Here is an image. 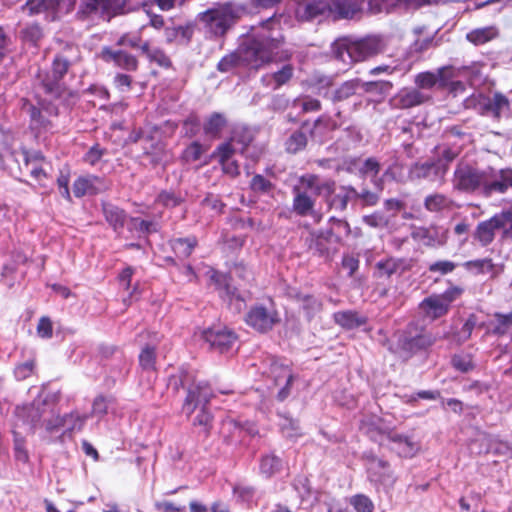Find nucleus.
Returning <instances> with one entry per match:
<instances>
[{"mask_svg":"<svg viewBox=\"0 0 512 512\" xmlns=\"http://www.w3.org/2000/svg\"><path fill=\"white\" fill-rule=\"evenodd\" d=\"M168 387L175 392H178L180 388L187 391L182 406V411L186 416L190 417L199 405H203L193 420V424L207 429L212 420L211 414L205 408L213 396L209 385L205 381L197 380L196 371L190 366H182L176 373L169 376Z\"/></svg>","mask_w":512,"mask_h":512,"instance_id":"1","label":"nucleus"},{"mask_svg":"<svg viewBox=\"0 0 512 512\" xmlns=\"http://www.w3.org/2000/svg\"><path fill=\"white\" fill-rule=\"evenodd\" d=\"M453 186L464 192H479L488 197L493 190H501L502 186L496 182L494 168L483 169L471 166L468 163H459L454 171Z\"/></svg>","mask_w":512,"mask_h":512,"instance_id":"2","label":"nucleus"},{"mask_svg":"<svg viewBox=\"0 0 512 512\" xmlns=\"http://www.w3.org/2000/svg\"><path fill=\"white\" fill-rule=\"evenodd\" d=\"M283 37L263 33L249 40L241 50V57L253 68H260L276 59L288 58L289 53L281 49Z\"/></svg>","mask_w":512,"mask_h":512,"instance_id":"3","label":"nucleus"},{"mask_svg":"<svg viewBox=\"0 0 512 512\" xmlns=\"http://www.w3.org/2000/svg\"><path fill=\"white\" fill-rule=\"evenodd\" d=\"M334 187V181H322L313 174L302 176L293 188V211L299 216L312 215L315 205L313 196L329 197L334 192Z\"/></svg>","mask_w":512,"mask_h":512,"instance_id":"4","label":"nucleus"},{"mask_svg":"<svg viewBox=\"0 0 512 512\" xmlns=\"http://www.w3.org/2000/svg\"><path fill=\"white\" fill-rule=\"evenodd\" d=\"M381 50L382 43L377 37H367L358 40L340 38L332 45V53L335 58L347 66L355 62L364 61L378 54Z\"/></svg>","mask_w":512,"mask_h":512,"instance_id":"5","label":"nucleus"},{"mask_svg":"<svg viewBox=\"0 0 512 512\" xmlns=\"http://www.w3.org/2000/svg\"><path fill=\"white\" fill-rule=\"evenodd\" d=\"M359 0H299L296 8V17L308 21L326 12L338 14L347 18L358 9Z\"/></svg>","mask_w":512,"mask_h":512,"instance_id":"6","label":"nucleus"},{"mask_svg":"<svg viewBox=\"0 0 512 512\" xmlns=\"http://www.w3.org/2000/svg\"><path fill=\"white\" fill-rule=\"evenodd\" d=\"M360 428L371 439L381 444L385 439L390 440L394 444L393 449L402 457H413L420 449L419 444L410 437L383 430L381 421L377 417H373L370 421L363 420Z\"/></svg>","mask_w":512,"mask_h":512,"instance_id":"7","label":"nucleus"},{"mask_svg":"<svg viewBox=\"0 0 512 512\" xmlns=\"http://www.w3.org/2000/svg\"><path fill=\"white\" fill-rule=\"evenodd\" d=\"M243 12L242 8L231 4H224L207 10L201 16L207 30L215 35L222 36L233 25Z\"/></svg>","mask_w":512,"mask_h":512,"instance_id":"8","label":"nucleus"},{"mask_svg":"<svg viewBox=\"0 0 512 512\" xmlns=\"http://www.w3.org/2000/svg\"><path fill=\"white\" fill-rule=\"evenodd\" d=\"M37 97V106L25 104L24 109L30 113L32 129L38 132L48 131L53 127L52 118L58 114L56 105L52 103L57 97L43 94L40 90L37 92Z\"/></svg>","mask_w":512,"mask_h":512,"instance_id":"9","label":"nucleus"},{"mask_svg":"<svg viewBox=\"0 0 512 512\" xmlns=\"http://www.w3.org/2000/svg\"><path fill=\"white\" fill-rule=\"evenodd\" d=\"M202 338L207 344L206 348L218 350H232L239 347L238 336L227 327L213 326L202 333Z\"/></svg>","mask_w":512,"mask_h":512,"instance_id":"10","label":"nucleus"},{"mask_svg":"<svg viewBox=\"0 0 512 512\" xmlns=\"http://www.w3.org/2000/svg\"><path fill=\"white\" fill-rule=\"evenodd\" d=\"M509 219V213H498L490 219L478 223L473 233L474 239L482 246L491 244L495 238L496 230L504 228Z\"/></svg>","mask_w":512,"mask_h":512,"instance_id":"11","label":"nucleus"},{"mask_svg":"<svg viewBox=\"0 0 512 512\" xmlns=\"http://www.w3.org/2000/svg\"><path fill=\"white\" fill-rule=\"evenodd\" d=\"M278 321L277 312L263 305L252 307L245 317L246 324L261 333L271 330Z\"/></svg>","mask_w":512,"mask_h":512,"instance_id":"12","label":"nucleus"},{"mask_svg":"<svg viewBox=\"0 0 512 512\" xmlns=\"http://www.w3.org/2000/svg\"><path fill=\"white\" fill-rule=\"evenodd\" d=\"M67 70L68 62L64 59L56 58L53 62L52 74L45 75V78L41 80L38 90L51 97H58L60 95L59 81Z\"/></svg>","mask_w":512,"mask_h":512,"instance_id":"13","label":"nucleus"},{"mask_svg":"<svg viewBox=\"0 0 512 512\" xmlns=\"http://www.w3.org/2000/svg\"><path fill=\"white\" fill-rule=\"evenodd\" d=\"M455 77L452 67H442L436 73L424 72L416 76L415 83L419 88L431 89L433 87H446Z\"/></svg>","mask_w":512,"mask_h":512,"instance_id":"14","label":"nucleus"},{"mask_svg":"<svg viewBox=\"0 0 512 512\" xmlns=\"http://www.w3.org/2000/svg\"><path fill=\"white\" fill-rule=\"evenodd\" d=\"M447 165L440 162H425L415 164L409 170L410 180L428 179L430 181H442L446 172Z\"/></svg>","mask_w":512,"mask_h":512,"instance_id":"15","label":"nucleus"},{"mask_svg":"<svg viewBox=\"0 0 512 512\" xmlns=\"http://www.w3.org/2000/svg\"><path fill=\"white\" fill-rule=\"evenodd\" d=\"M396 166H390L386 171L384 172L383 176L380 178H377V175L381 169V165L379 161L376 158L370 157L359 163L357 169L359 173L364 177L371 178V181L373 182L375 188L378 191L383 190V181L384 177H391L393 179H396L394 170L396 169Z\"/></svg>","mask_w":512,"mask_h":512,"instance_id":"16","label":"nucleus"},{"mask_svg":"<svg viewBox=\"0 0 512 512\" xmlns=\"http://www.w3.org/2000/svg\"><path fill=\"white\" fill-rule=\"evenodd\" d=\"M447 230L439 228H416L412 232L414 240L428 247H440L447 241Z\"/></svg>","mask_w":512,"mask_h":512,"instance_id":"17","label":"nucleus"},{"mask_svg":"<svg viewBox=\"0 0 512 512\" xmlns=\"http://www.w3.org/2000/svg\"><path fill=\"white\" fill-rule=\"evenodd\" d=\"M59 0H28L23 11L30 16L45 14V18L54 21L58 18Z\"/></svg>","mask_w":512,"mask_h":512,"instance_id":"18","label":"nucleus"},{"mask_svg":"<svg viewBox=\"0 0 512 512\" xmlns=\"http://www.w3.org/2000/svg\"><path fill=\"white\" fill-rule=\"evenodd\" d=\"M101 58L107 63H113L114 65L125 69L127 71H134L137 69V59L124 51L112 50L111 48L104 47L101 51Z\"/></svg>","mask_w":512,"mask_h":512,"instance_id":"19","label":"nucleus"},{"mask_svg":"<svg viewBox=\"0 0 512 512\" xmlns=\"http://www.w3.org/2000/svg\"><path fill=\"white\" fill-rule=\"evenodd\" d=\"M235 151L236 148H233L231 143H223L218 147L215 153L218 156L220 163L222 164L224 173L231 177H236L240 173L237 162L231 160V156L235 153Z\"/></svg>","mask_w":512,"mask_h":512,"instance_id":"20","label":"nucleus"},{"mask_svg":"<svg viewBox=\"0 0 512 512\" xmlns=\"http://www.w3.org/2000/svg\"><path fill=\"white\" fill-rule=\"evenodd\" d=\"M102 189V180L95 176L79 177L73 184V193L76 197L93 195Z\"/></svg>","mask_w":512,"mask_h":512,"instance_id":"21","label":"nucleus"},{"mask_svg":"<svg viewBox=\"0 0 512 512\" xmlns=\"http://www.w3.org/2000/svg\"><path fill=\"white\" fill-rule=\"evenodd\" d=\"M420 307L425 315L432 320L444 316L449 310V306L438 295H433L424 299L421 302Z\"/></svg>","mask_w":512,"mask_h":512,"instance_id":"22","label":"nucleus"},{"mask_svg":"<svg viewBox=\"0 0 512 512\" xmlns=\"http://www.w3.org/2000/svg\"><path fill=\"white\" fill-rule=\"evenodd\" d=\"M372 85L374 83L361 82L358 79L346 81L334 91L332 99L333 101H343L356 94L359 90L369 91Z\"/></svg>","mask_w":512,"mask_h":512,"instance_id":"23","label":"nucleus"},{"mask_svg":"<svg viewBox=\"0 0 512 512\" xmlns=\"http://www.w3.org/2000/svg\"><path fill=\"white\" fill-rule=\"evenodd\" d=\"M15 414L19 421L26 424L29 429L32 430L45 414V410L33 404L30 406L17 407Z\"/></svg>","mask_w":512,"mask_h":512,"instance_id":"24","label":"nucleus"},{"mask_svg":"<svg viewBox=\"0 0 512 512\" xmlns=\"http://www.w3.org/2000/svg\"><path fill=\"white\" fill-rule=\"evenodd\" d=\"M293 75V67L289 64L284 65L279 71L266 74L262 77V82L271 87L273 90L278 89L280 86L287 83Z\"/></svg>","mask_w":512,"mask_h":512,"instance_id":"25","label":"nucleus"},{"mask_svg":"<svg viewBox=\"0 0 512 512\" xmlns=\"http://www.w3.org/2000/svg\"><path fill=\"white\" fill-rule=\"evenodd\" d=\"M26 168L36 180L41 181L46 177L48 163L40 153H34L26 157Z\"/></svg>","mask_w":512,"mask_h":512,"instance_id":"26","label":"nucleus"},{"mask_svg":"<svg viewBox=\"0 0 512 512\" xmlns=\"http://www.w3.org/2000/svg\"><path fill=\"white\" fill-rule=\"evenodd\" d=\"M334 320L337 324L346 329H355L366 323V317L350 310L335 313Z\"/></svg>","mask_w":512,"mask_h":512,"instance_id":"27","label":"nucleus"},{"mask_svg":"<svg viewBox=\"0 0 512 512\" xmlns=\"http://www.w3.org/2000/svg\"><path fill=\"white\" fill-rule=\"evenodd\" d=\"M512 326V312L508 314H494L488 322V330L494 334H505Z\"/></svg>","mask_w":512,"mask_h":512,"instance_id":"28","label":"nucleus"},{"mask_svg":"<svg viewBox=\"0 0 512 512\" xmlns=\"http://www.w3.org/2000/svg\"><path fill=\"white\" fill-rule=\"evenodd\" d=\"M427 96L416 89H403L398 94L399 103L403 108L413 107L422 104L427 100Z\"/></svg>","mask_w":512,"mask_h":512,"instance_id":"29","label":"nucleus"},{"mask_svg":"<svg viewBox=\"0 0 512 512\" xmlns=\"http://www.w3.org/2000/svg\"><path fill=\"white\" fill-rule=\"evenodd\" d=\"M358 195V191L352 186H345L341 191L336 194L330 201L329 206L339 211H344L347 208L348 201L354 199Z\"/></svg>","mask_w":512,"mask_h":512,"instance_id":"30","label":"nucleus"},{"mask_svg":"<svg viewBox=\"0 0 512 512\" xmlns=\"http://www.w3.org/2000/svg\"><path fill=\"white\" fill-rule=\"evenodd\" d=\"M508 107V99L500 93H495L493 97L484 104V111L492 114L495 118H499L503 110L508 109Z\"/></svg>","mask_w":512,"mask_h":512,"instance_id":"31","label":"nucleus"},{"mask_svg":"<svg viewBox=\"0 0 512 512\" xmlns=\"http://www.w3.org/2000/svg\"><path fill=\"white\" fill-rule=\"evenodd\" d=\"M87 414H79L78 412H71L63 417V428L64 433L79 432L83 429L86 420L88 419Z\"/></svg>","mask_w":512,"mask_h":512,"instance_id":"32","label":"nucleus"},{"mask_svg":"<svg viewBox=\"0 0 512 512\" xmlns=\"http://www.w3.org/2000/svg\"><path fill=\"white\" fill-rule=\"evenodd\" d=\"M103 211L106 220L114 228L115 231L123 227L126 218L123 210L116 206L105 204L103 206Z\"/></svg>","mask_w":512,"mask_h":512,"instance_id":"33","label":"nucleus"},{"mask_svg":"<svg viewBox=\"0 0 512 512\" xmlns=\"http://www.w3.org/2000/svg\"><path fill=\"white\" fill-rule=\"evenodd\" d=\"M404 262L400 259L389 258L385 261H380L376 264L378 274L380 277H390L397 273L400 269L404 270Z\"/></svg>","mask_w":512,"mask_h":512,"instance_id":"34","label":"nucleus"},{"mask_svg":"<svg viewBox=\"0 0 512 512\" xmlns=\"http://www.w3.org/2000/svg\"><path fill=\"white\" fill-rule=\"evenodd\" d=\"M226 124V119L220 113L212 114L204 124V132L210 137H218L220 131Z\"/></svg>","mask_w":512,"mask_h":512,"instance_id":"35","label":"nucleus"},{"mask_svg":"<svg viewBox=\"0 0 512 512\" xmlns=\"http://www.w3.org/2000/svg\"><path fill=\"white\" fill-rule=\"evenodd\" d=\"M425 208L431 212H438L444 209H448L451 205V201L443 194H431L425 198Z\"/></svg>","mask_w":512,"mask_h":512,"instance_id":"36","label":"nucleus"},{"mask_svg":"<svg viewBox=\"0 0 512 512\" xmlns=\"http://www.w3.org/2000/svg\"><path fill=\"white\" fill-rule=\"evenodd\" d=\"M497 36V30L494 27H485L476 29L467 34V39L476 44H484Z\"/></svg>","mask_w":512,"mask_h":512,"instance_id":"37","label":"nucleus"},{"mask_svg":"<svg viewBox=\"0 0 512 512\" xmlns=\"http://www.w3.org/2000/svg\"><path fill=\"white\" fill-rule=\"evenodd\" d=\"M369 471L372 476L375 477L376 481L382 483L387 482L391 478L388 463L381 459L373 460L370 464Z\"/></svg>","mask_w":512,"mask_h":512,"instance_id":"38","label":"nucleus"},{"mask_svg":"<svg viewBox=\"0 0 512 512\" xmlns=\"http://www.w3.org/2000/svg\"><path fill=\"white\" fill-rule=\"evenodd\" d=\"M464 267L473 274H487L493 272L494 264L491 259L484 258L467 261L464 263Z\"/></svg>","mask_w":512,"mask_h":512,"instance_id":"39","label":"nucleus"},{"mask_svg":"<svg viewBox=\"0 0 512 512\" xmlns=\"http://www.w3.org/2000/svg\"><path fill=\"white\" fill-rule=\"evenodd\" d=\"M252 141V133L250 130L246 128H237L233 132V136L228 143H231L233 148L234 144H241L242 147L239 150L242 154L247 153L249 149V144Z\"/></svg>","mask_w":512,"mask_h":512,"instance_id":"40","label":"nucleus"},{"mask_svg":"<svg viewBox=\"0 0 512 512\" xmlns=\"http://www.w3.org/2000/svg\"><path fill=\"white\" fill-rule=\"evenodd\" d=\"M196 246V240L194 238L187 239H175L171 242V247L178 257L186 258Z\"/></svg>","mask_w":512,"mask_h":512,"instance_id":"41","label":"nucleus"},{"mask_svg":"<svg viewBox=\"0 0 512 512\" xmlns=\"http://www.w3.org/2000/svg\"><path fill=\"white\" fill-rule=\"evenodd\" d=\"M282 467L281 460L274 455H267L262 458L260 464L261 473L266 476H272L279 472Z\"/></svg>","mask_w":512,"mask_h":512,"instance_id":"42","label":"nucleus"},{"mask_svg":"<svg viewBox=\"0 0 512 512\" xmlns=\"http://www.w3.org/2000/svg\"><path fill=\"white\" fill-rule=\"evenodd\" d=\"M494 177L496 182L502 186V189L493 190V193H505L508 187H512V169H494Z\"/></svg>","mask_w":512,"mask_h":512,"instance_id":"43","label":"nucleus"},{"mask_svg":"<svg viewBox=\"0 0 512 512\" xmlns=\"http://www.w3.org/2000/svg\"><path fill=\"white\" fill-rule=\"evenodd\" d=\"M307 137L304 132L299 131L293 133L286 143V148L291 153H296L306 146Z\"/></svg>","mask_w":512,"mask_h":512,"instance_id":"44","label":"nucleus"},{"mask_svg":"<svg viewBox=\"0 0 512 512\" xmlns=\"http://www.w3.org/2000/svg\"><path fill=\"white\" fill-rule=\"evenodd\" d=\"M141 50L152 60L158 63L160 66H169L170 59L158 49L151 50L149 44L147 42L143 43L141 46Z\"/></svg>","mask_w":512,"mask_h":512,"instance_id":"45","label":"nucleus"},{"mask_svg":"<svg viewBox=\"0 0 512 512\" xmlns=\"http://www.w3.org/2000/svg\"><path fill=\"white\" fill-rule=\"evenodd\" d=\"M350 504L358 512H372L374 509L373 502L367 496L362 494L351 497Z\"/></svg>","mask_w":512,"mask_h":512,"instance_id":"46","label":"nucleus"},{"mask_svg":"<svg viewBox=\"0 0 512 512\" xmlns=\"http://www.w3.org/2000/svg\"><path fill=\"white\" fill-rule=\"evenodd\" d=\"M111 404V399L102 395L97 396L92 404L91 415L96 417H103L107 412Z\"/></svg>","mask_w":512,"mask_h":512,"instance_id":"47","label":"nucleus"},{"mask_svg":"<svg viewBox=\"0 0 512 512\" xmlns=\"http://www.w3.org/2000/svg\"><path fill=\"white\" fill-rule=\"evenodd\" d=\"M294 106L301 108L303 112L318 111L321 108L320 101L311 97L297 98Z\"/></svg>","mask_w":512,"mask_h":512,"instance_id":"48","label":"nucleus"},{"mask_svg":"<svg viewBox=\"0 0 512 512\" xmlns=\"http://www.w3.org/2000/svg\"><path fill=\"white\" fill-rule=\"evenodd\" d=\"M452 364L459 371H469L472 368L471 354H455L452 359Z\"/></svg>","mask_w":512,"mask_h":512,"instance_id":"49","label":"nucleus"},{"mask_svg":"<svg viewBox=\"0 0 512 512\" xmlns=\"http://www.w3.org/2000/svg\"><path fill=\"white\" fill-rule=\"evenodd\" d=\"M205 151L206 148H204L201 144L198 142H193L185 149L184 158L186 161H196Z\"/></svg>","mask_w":512,"mask_h":512,"instance_id":"50","label":"nucleus"},{"mask_svg":"<svg viewBox=\"0 0 512 512\" xmlns=\"http://www.w3.org/2000/svg\"><path fill=\"white\" fill-rule=\"evenodd\" d=\"M456 265L452 261L443 260L432 263L429 266V271L434 273H440L442 275L452 272Z\"/></svg>","mask_w":512,"mask_h":512,"instance_id":"51","label":"nucleus"},{"mask_svg":"<svg viewBox=\"0 0 512 512\" xmlns=\"http://www.w3.org/2000/svg\"><path fill=\"white\" fill-rule=\"evenodd\" d=\"M272 187L270 181L265 179L262 175H255L251 181V189L255 192H268Z\"/></svg>","mask_w":512,"mask_h":512,"instance_id":"52","label":"nucleus"},{"mask_svg":"<svg viewBox=\"0 0 512 512\" xmlns=\"http://www.w3.org/2000/svg\"><path fill=\"white\" fill-rule=\"evenodd\" d=\"M53 333L52 322L48 317L40 318L37 325V334L41 338H50Z\"/></svg>","mask_w":512,"mask_h":512,"instance_id":"53","label":"nucleus"},{"mask_svg":"<svg viewBox=\"0 0 512 512\" xmlns=\"http://www.w3.org/2000/svg\"><path fill=\"white\" fill-rule=\"evenodd\" d=\"M60 398L59 391H48L44 386L41 393L39 394V399L37 400V404L40 402L44 405L55 404L58 402Z\"/></svg>","mask_w":512,"mask_h":512,"instance_id":"54","label":"nucleus"},{"mask_svg":"<svg viewBox=\"0 0 512 512\" xmlns=\"http://www.w3.org/2000/svg\"><path fill=\"white\" fill-rule=\"evenodd\" d=\"M42 29L38 25L28 26L23 31V38L33 44H36L42 37Z\"/></svg>","mask_w":512,"mask_h":512,"instance_id":"55","label":"nucleus"},{"mask_svg":"<svg viewBox=\"0 0 512 512\" xmlns=\"http://www.w3.org/2000/svg\"><path fill=\"white\" fill-rule=\"evenodd\" d=\"M34 371V362L27 361L25 363L19 364L15 368V376L18 380H24L29 377Z\"/></svg>","mask_w":512,"mask_h":512,"instance_id":"56","label":"nucleus"},{"mask_svg":"<svg viewBox=\"0 0 512 512\" xmlns=\"http://www.w3.org/2000/svg\"><path fill=\"white\" fill-rule=\"evenodd\" d=\"M463 289L460 287H451L447 289L444 293L438 295L443 301L450 307V304L460 297Z\"/></svg>","mask_w":512,"mask_h":512,"instance_id":"57","label":"nucleus"},{"mask_svg":"<svg viewBox=\"0 0 512 512\" xmlns=\"http://www.w3.org/2000/svg\"><path fill=\"white\" fill-rule=\"evenodd\" d=\"M283 378L286 380L285 386L279 391L277 396L280 401H284L290 394V385L293 381V374L289 368L284 370Z\"/></svg>","mask_w":512,"mask_h":512,"instance_id":"58","label":"nucleus"},{"mask_svg":"<svg viewBox=\"0 0 512 512\" xmlns=\"http://www.w3.org/2000/svg\"><path fill=\"white\" fill-rule=\"evenodd\" d=\"M354 199H361L365 205L373 206L378 202L379 196L377 193L364 189L362 192H358Z\"/></svg>","mask_w":512,"mask_h":512,"instance_id":"59","label":"nucleus"},{"mask_svg":"<svg viewBox=\"0 0 512 512\" xmlns=\"http://www.w3.org/2000/svg\"><path fill=\"white\" fill-rule=\"evenodd\" d=\"M158 202L167 207H174L179 204L180 200L173 193L162 192L158 196Z\"/></svg>","mask_w":512,"mask_h":512,"instance_id":"60","label":"nucleus"},{"mask_svg":"<svg viewBox=\"0 0 512 512\" xmlns=\"http://www.w3.org/2000/svg\"><path fill=\"white\" fill-rule=\"evenodd\" d=\"M302 301L303 308L307 311L308 315L317 312L320 309V303L312 296H304Z\"/></svg>","mask_w":512,"mask_h":512,"instance_id":"61","label":"nucleus"},{"mask_svg":"<svg viewBox=\"0 0 512 512\" xmlns=\"http://www.w3.org/2000/svg\"><path fill=\"white\" fill-rule=\"evenodd\" d=\"M103 155V151L98 147H92L85 155V161L90 165H95L99 162Z\"/></svg>","mask_w":512,"mask_h":512,"instance_id":"62","label":"nucleus"},{"mask_svg":"<svg viewBox=\"0 0 512 512\" xmlns=\"http://www.w3.org/2000/svg\"><path fill=\"white\" fill-rule=\"evenodd\" d=\"M185 133L188 136H194L199 130V121L191 116L184 122Z\"/></svg>","mask_w":512,"mask_h":512,"instance_id":"63","label":"nucleus"},{"mask_svg":"<svg viewBox=\"0 0 512 512\" xmlns=\"http://www.w3.org/2000/svg\"><path fill=\"white\" fill-rule=\"evenodd\" d=\"M155 507L157 510L163 511V512H183L184 511V507H177L173 503L168 502V501L157 502L155 504Z\"/></svg>","mask_w":512,"mask_h":512,"instance_id":"64","label":"nucleus"}]
</instances>
